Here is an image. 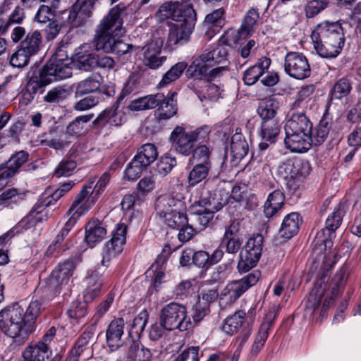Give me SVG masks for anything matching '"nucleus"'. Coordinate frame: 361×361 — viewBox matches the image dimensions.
I'll use <instances>...</instances> for the list:
<instances>
[{"label":"nucleus","mask_w":361,"mask_h":361,"mask_svg":"<svg viewBox=\"0 0 361 361\" xmlns=\"http://www.w3.org/2000/svg\"><path fill=\"white\" fill-rule=\"evenodd\" d=\"M352 89L349 80L346 78L338 80L331 90V99H340L348 95Z\"/></svg>","instance_id":"obj_55"},{"label":"nucleus","mask_w":361,"mask_h":361,"mask_svg":"<svg viewBox=\"0 0 361 361\" xmlns=\"http://www.w3.org/2000/svg\"><path fill=\"white\" fill-rule=\"evenodd\" d=\"M305 113V111L292 113L285 124V131L312 133V123L306 116Z\"/></svg>","instance_id":"obj_23"},{"label":"nucleus","mask_w":361,"mask_h":361,"mask_svg":"<svg viewBox=\"0 0 361 361\" xmlns=\"http://www.w3.org/2000/svg\"><path fill=\"white\" fill-rule=\"evenodd\" d=\"M330 130L328 122L321 121L314 130L311 133L312 145H320L326 140Z\"/></svg>","instance_id":"obj_53"},{"label":"nucleus","mask_w":361,"mask_h":361,"mask_svg":"<svg viewBox=\"0 0 361 361\" xmlns=\"http://www.w3.org/2000/svg\"><path fill=\"white\" fill-rule=\"evenodd\" d=\"M163 99V94H149L131 101L128 107L131 111L151 109L157 107Z\"/></svg>","instance_id":"obj_34"},{"label":"nucleus","mask_w":361,"mask_h":361,"mask_svg":"<svg viewBox=\"0 0 361 361\" xmlns=\"http://www.w3.org/2000/svg\"><path fill=\"white\" fill-rule=\"evenodd\" d=\"M329 0H310L305 11L307 18H313L324 10L329 5Z\"/></svg>","instance_id":"obj_59"},{"label":"nucleus","mask_w":361,"mask_h":361,"mask_svg":"<svg viewBox=\"0 0 361 361\" xmlns=\"http://www.w3.org/2000/svg\"><path fill=\"white\" fill-rule=\"evenodd\" d=\"M127 226L123 224H118L113 231L111 240L106 243L103 251L101 264L108 267L110 262L115 259L122 252L123 246L126 243Z\"/></svg>","instance_id":"obj_10"},{"label":"nucleus","mask_w":361,"mask_h":361,"mask_svg":"<svg viewBox=\"0 0 361 361\" xmlns=\"http://www.w3.org/2000/svg\"><path fill=\"white\" fill-rule=\"evenodd\" d=\"M176 165V159L166 153L162 156L156 164V171L161 176H165Z\"/></svg>","instance_id":"obj_54"},{"label":"nucleus","mask_w":361,"mask_h":361,"mask_svg":"<svg viewBox=\"0 0 361 361\" xmlns=\"http://www.w3.org/2000/svg\"><path fill=\"white\" fill-rule=\"evenodd\" d=\"M25 18L23 9L14 6L12 0H4L0 6V34L7 32L14 24H20Z\"/></svg>","instance_id":"obj_14"},{"label":"nucleus","mask_w":361,"mask_h":361,"mask_svg":"<svg viewBox=\"0 0 361 361\" xmlns=\"http://www.w3.org/2000/svg\"><path fill=\"white\" fill-rule=\"evenodd\" d=\"M159 321L167 331L178 329L180 331H184L192 326L186 307L174 302L162 307L159 313Z\"/></svg>","instance_id":"obj_7"},{"label":"nucleus","mask_w":361,"mask_h":361,"mask_svg":"<svg viewBox=\"0 0 361 361\" xmlns=\"http://www.w3.org/2000/svg\"><path fill=\"white\" fill-rule=\"evenodd\" d=\"M18 190L15 188L5 189L0 194V211L12 204H16L19 198Z\"/></svg>","instance_id":"obj_58"},{"label":"nucleus","mask_w":361,"mask_h":361,"mask_svg":"<svg viewBox=\"0 0 361 361\" xmlns=\"http://www.w3.org/2000/svg\"><path fill=\"white\" fill-rule=\"evenodd\" d=\"M159 13L165 18H171L167 43L169 47L183 45L188 42L195 27L196 13L187 1H168L163 4Z\"/></svg>","instance_id":"obj_2"},{"label":"nucleus","mask_w":361,"mask_h":361,"mask_svg":"<svg viewBox=\"0 0 361 361\" xmlns=\"http://www.w3.org/2000/svg\"><path fill=\"white\" fill-rule=\"evenodd\" d=\"M285 195L280 190L271 192L264 204V214L267 218L276 216L284 205Z\"/></svg>","instance_id":"obj_26"},{"label":"nucleus","mask_w":361,"mask_h":361,"mask_svg":"<svg viewBox=\"0 0 361 361\" xmlns=\"http://www.w3.org/2000/svg\"><path fill=\"white\" fill-rule=\"evenodd\" d=\"M28 158L29 154L27 152L24 150L17 152L11 156L5 164L6 166L4 167L15 176Z\"/></svg>","instance_id":"obj_50"},{"label":"nucleus","mask_w":361,"mask_h":361,"mask_svg":"<svg viewBox=\"0 0 361 361\" xmlns=\"http://www.w3.org/2000/svg\"><path fill=\"white\" fill-rule=\"evenodd\" d=\"M260 276V271L255 270L241 279L229 283L220 294L221 303L227 305L235 302L249 288L258 282Z\"/></svg>","instance_id":"obj_8"},{"label":"nucleus","mask_w":361,"mask_h":361,"mask_svg":"<svg viewBox=\"0 0 361 361\" xmlns=\"http://www.w3.org/2000/svg\"><path fill=\"white\" fill-rule=\"evenodd\" d=\"M314 48L323 58H335L341 51L344 32L339 22L323 21L315 27L311 35Z\"/></svg>","instance_id":"obj_4"},{"label":"nucleus","mask_w":361,"mask_h":361,"mask_svg":"<svg viewBox=\"0 0 361 361\" xmlns=\"http://www.w3.org/2000/svg\"><path fill=\"white\" fill-rule=\"evenodd\" d=\"M42 37L39 31L35 30L29 32L21 42L20 47L23 49L28 55H35L40 49Z\"/></svg>","instance_id":"obj_42"},{"label":"nucleus","mask_w":361,"mask_h":361,"mask_svg":"<svg viewBox=\"0 0 361 361\" xmlns=\"http://www.w3.org/2000/svg\"><path fill=\"white\" fill-rule=\"evenodd\" d=\"M220 95L219 87L214 84L206 83L198 94V97L202 102L206 99L216 101L220 97Z\"/></svg>","instance_id":"obj_60"},{"label":"nucleus","mask_w":361,"mask_h":361,"mask_svg":"<svg viewBox=\"0 0 361 361\" xmlns=\"http://www.w3.org/2000/svg\"><path fill=\"white\" fill-rule=\"evenodd\" d=\"M345 203L340 202L334 208L333 213L326 219L325 228L328 231L329 237L340 226L345 212Z\"/></svg>","instance_id":"obj_44"},{"label":"nucleus","mask_w":361,"mask_h":361,"mask_svg":"<svg viewBox=\"0 0 361 361\" xmlns=\"http://www.w3.org/2000/svg\"><path fill=\"white\" fill-rule=\"evenodd\" d=\"M163 44L164 39L161 37H154L145 45L140 47L145 66L151 69H157L166 62V56H161Z\"/></svg>","instance_id":"obj_12"},{"label":"nucleus","mask_w":361,"mask_h":361,"mask_svg":"<svg viewBox=\"0 0 361 361\" xmlns=\"http://www.w3.org/2000/svg\"><path fill=\"white\" fill-rule=\"evenodd\" d=\"M123 99V96L121 95L110 108L101 112L94 120V125L100 128L107 124L110 126H121L126 121L125 113L118 110L119 104Z\"/></svg>","instance_id":"obj_19"},{"label":"nucleus","mask_w":361,"mask_h":361,"mask_svg":"<svg viewBox=\"0 0 361 361\" xmlns=\"http://www.w3.org/2000/svg\"><path fill=\"white\" fill-rule=\"evenodd\" d=\"M209 133L207 126L190 131H186L182 126H176L171 133L170 141L177 152L188 156L193 152L196 142H203L209 139Z\"/></svg>","instance_id":"obj_6"},{"label":"nucleus","mask_w":361,"mask_h":361,"mask_svg":"<svg viewBox=\"0 0 361 361\" xmlns=\"http://www.w3.org/2000/svg\"><path fill=\"white\" fill-rule=\"evenodd\" d=\"M284 143L286 148L293 152L303 153L312 146L311 133H297L285 131Z\"/></svg>","instance_id":"obj_20"},{"label":"nucleus","mask_w":361,"mask_h":361,"mask_svg":"<svg viewBox=\"0 0 361 361\" xmlns=\"http://www.w3.org/2000/svg\"><path fill=\"white\" fill-rule=\"evenodd\" d=\"M126 13V7L118 4L111 9L109 14L100 22L94 37L96 49L106 53L123 55L130 51H140V47L128 44L116 37L122 34V17Z\"/></svg>","instance_id":"obj_1"},{"label":"nucleus","mask_w":361,"mask_h":361,"mask_svg":"<svg viewBox=\"0 0 361 361\" xmlns=\"http://www.w3.org/2000/svg\"><path fill=\"white\" fill-rule=\"evenodd\" d=\"M75 269V264L71 259L60 263L51 272V280L56 281V285H66L72 277Z\"/></svg>","instance_id":"obj_28"},{"label":"nucleus","mask_w":361,"mask_h":361,"mask_svg":"<svg viewBox=\"0 0 361 361\" xmlns=\"http://www.w3.org/2000/svg\"><path fill=\"white\" fill-rule=\"evenodd\" d=\"M280 131V125L276 121H264L261 126L260 135L263 140L274 143Z\"/></svg>","instance_id":"obj_48"},{"label":"nucleus","mask_w":361,"mask_h":361,"mask_svg":"<svg viewBox=\"0 0 361 361\" xmlns=\"http://www.w3.org/2000/svg\"><path fill=\"white\" fill-rule=\"evenodd\" d=\"M68 219L61 228L60 231L56 236L54 242L51 244L47 250V252L49 253H53L55 251H58V252H61L68 249L66 245H64V247L63 245V242L65 240L66 238L68 236L71 231L75 226L77 223L75 218L71 216H67Z\"/></svg>","instance_id":"obj_27"},{"label":"nucleus","mask_w":361,"mask_h":361,"mask_svg":"<svg viewBox=\"0 0 361 361\" xmlns=\"http://www.w3.org/2000/svg\"><path fill=\"white\" fill-rule=\"evenodd\" d=\"M212 66L205 54L196 58L187 69V74L193 78H201L206 76Z\"/></svg>","instance_id":"obj_37"},{"label":"nucleus","mask_w":361,"mask_h":361,"mask_svg":"<svg viewBox=\"0 0 361 361\" xmlns=\"http://www.w3.org/2000/svg\"><path fill=\"white\" fill-rule=\"evenodd\" d=\"M346 278V272L344 270L338 272L334 277V281H336V288H334L331 292V295L327 296L325 300L323 302L322 309L326 310L329 308L334 302V298L338 295L339 288L338 286L343 283V281Z\"/></svg>","instance_id":"obj_61"},{"label":"nucleus","mask_w":361,"mask_h":361,"mask_svg":"<svg viewBox=\"0 0 361 361\" xmlns=\"http://www.w3.org/2000/svg\"><path fill=\"white\" fill-rule=\"evenodd\" d=\"M93 334L90 331H85L77 340L75 347L71 350L70 356H78L82 353L84 348L90 343L92 338Z\"/></svg>","instance_id":"obj_64"},{"label":"nucleus","mask_w":361,"mask_h":361,"mask_svg":"<svg viewBox=\"0 0 361 361\" xmlns=\"http://www.w3.org/2000/svg\"><path fill=\"white\" fill-rule=\"evenodd\" d=\"M103 80V77L100 74L93 73L90 77L78 83L76 93L82 95L94 92L99 90Z\"/></svg>","instance_id":"obj_39"},{"label":"nucleus","mask_w":361,"mask_h":361,"mask_svg":"<svg viewBox=\"0 0 361 361\" xmlns=\"http://www.w3.org/2000/svg\"><path fill=\"white\" fill-rule=\"evenodd\" d=\"M279 107L278 102L273 98H266L259 104L258 114L261 118L264 121H274L276 109Z\"/></svg>","instance_id":"obj_47"},{"label":"nucleus","mask_w":361,"mask_h":361,"mask_svg":"<svg viewBox=\"0 0 361 361\" xmlns=\"http://www.w3.org/2000/svg\"><path fill=\"white\" fill-rule=\"evenodd\" d=\"M227 54V49L223 45H219L212 51L205 54L212 66H214L216 64H219L226 60Z\"/></svg>","instance_id":"obj_62"},{"label":"nucleus","mask_w":361,"mask_h":361,"mask_svg":"<svg viewBox=\"0 0 361 361\" xmlns=\"http://www.w3.org/2000/svg\"><path fill=\"white\" fill-rule=\"evenodd\" d=\"M176 95L175 92H169L167 96L163 94L164 99L159 102V107L154 114L158 120H168L176 114V101L174 99Z\"/></svg>","instance_id":"obj_24"},{"label":"nucleus","mask_w":361,"mask_h":361,"mask_svg":"<svg viewBox=\"0 0 361 361\" xmlns=\"http://www.w3.org/2000/svg\"><path fill=\"white\" fill-rule=\"evenodd\" d=\"M314 92L313 85L302 86L298 92L296 99L293 104V108L299 109L305 112L310 110L314 103V99L312 97Z\"/></svg>","instance_id":"obj_33"},{"label":"nucleus","mask_w":361,"mask_h":361,"mask_svg":"<svg viewBox=\"0 0 361 361\" xmlns=\"http://www.w3.org/2000/svg\"><path fill=\"white\" fill-rule=\"evenodd\" d=\"M93 183H94V180L82 186L67 211L66 216H73L78 221L79 218L86 214L95 204L97 200L92 195V185Z\"/></svg>","instance_id":"obj_11"},{"label":"nucleus","mask_w":361,"mask_h":361,"mask_svg":"<svg viewBox=\"0 0 361 361\" xmlns=\"http://www.w3.org/2000/svg\"><path fill=\"white\" fill-rule=\"evenodd\" d=\"M263 236L260 234L250 238L240 253L238 269L240 273H245L255 267L262 255Z\"/></svg>","instance_id":"obj_9"},{"label":"nucleus","mask_w":361,"mask_h":361,"mask_svg":"<svg viewBox=\"0 0 361 361\" xmlns=\"http://www.w3.org/2000/svg\"><path fill=\"white\" fill-rule=\"evenodd\" d=\"M85 281L87 286L83 295L84 302L89 303L100 295L103 279L101 275L94 271L86 277Z\"/></svg>","instance_id":"obj_25"},{"label":"nucleus","mask_w":361,"mask_h":361,"mask_svg":"<svg viewBox=\"0 0 361 361\" xmlns=\"http://www.w3.org/2000/svg\"><path fill=\"white\" fill-rule=\"evenodd\" d=\"M281 169L287 180V187L295 190L298 186L297 180L300 176H305L309 173L310 164L305 161L288 160L283 163Z\"/></svg>","instance_id":"obj_15"},{"label":"nucleus","mask_w":361,"mask_h":361,"mask_svg":"<svg viewBox=\"0 0 361 361\" xmlns=\"http://www.w3.org/2000/svg\"><path fill=\"white\" fill-rule=\"evenodd\" d=\"M156 209L159 215L176 211H186V204L181 194L165 195L157 198Z\"/></svg>","instance_id":"obj_21"},{"label":"nucleus","mask_w":361,"mask_h":361,"mask_svg":"<svg viewBox=\"0 0 361 361\" xmlns=\"http://www.w3.org/2000/svg\"><path fill=\"white\" fill-rule=\"evenodd\" d=\"M271 64V60L267 57H262L258 62L249 68L244 73L243 81L247 85H254L258 79L264 74Z\"/></svg>","instance_id":"obj_32"},{"label":"nucleus","mask_w":361,"mask_h":361,"mask_svg":"<svg viewBox=\"0 0 361 361\" xmlns=\"http://www.w3.org/2000/svg\"><path fill=\"white\" fill-rule=\"evenodd\" d=\"M125 326L126 322L123 318H114L109 324L106 331V341L111 351L122 345Z\"/></svg>","instance_id":"obj_22"},{"label":"nucleus","mask_w":361,"mask_h":361,"mask_svg":"<svg viewBox=\"0 0 361 361\" xmlns=\"http://www.w3.org/2000/svg\"><path fill=\"white\" fill-rule=\"evenodd\" d=\"M193 167L189 172L188 181L190 186H195L199 183L204 180L212 169L202 166L192 164Z\"/></svg>","instance_id":"obj_52"},{"label":"nucleus","mask_w":361,"mask_h":361,"mask_svg":"<svg viewBox=\"0 0 361 361\" xmlns=\"http://www.w3.org/2000/svg\"><path fill=\"white\" fill-rule=\"evenodd\" d=\"M23 315V309L17 304L1 311L0 329L11 338L25 339L33 329Z\"/></svg>","instance_id":"obj_5"},{"label":"nucleus","mask_w":361,"mask_h":361,"mask_svg":"<svg viewBox=\"0 0 361 361\" xmlns=\"http://www.w3.org/2000/svg\"><path fill=\"white\" fill-rule=\"evenodd\" d=\"M106 235V229L98 220L90 221L85 226V241L88 245L93 247L100 242Z\"/></svg>","instance_id":"obj_31"},{"label":"nucleus","mask_w":361,"mask_h":361,"mask_svg":"<svg viewBox=\"0 0 361 361\" xmlns=\"http://www.w3.org/2000/svg\"><path fill=\"white\" fill-rule=\"evenodd\" d=\"M127 357L133 361H149L152 353L143 345L133 341L129 346Z\"/></svg>","instance_id":"obj_46"},{"label":"nucleus","mask_w":361,"mask_h":361,"mask_svg":"<svg viewBox=\"0 0 361 361\" xmlns=\"http://www.w3.org/2000/svg\"><path fill=\"white\" fill-rule=\"evenodd\" d=\"M322 286V282L317 281L315 283L314 287L312 288L308 296L307 303L306 305L307 308L314 311L319 306L322 298L324 294Z\"/></svg>","instance_id":"obj_56"},{"label":"nucleus","mask_w":361,"mask_h":361,"mask_svg":"<svg viewBox=\"0 0 361 361\" xmlns=\"http://www.w3.org/2000/svg\"><path fill=\"white\" fill-rule=\"evenodd\" d=\"M187 68V63L184 61L178 62L173 65L163 76L159 83V87H164L172 82L178 80Z\"/></svg>","instance_id":"obj_49"},{"label":"nucleus","mask_w":361,"mask_h":361,"mask_svg":"<svg viewBox=\"0 0 361 361\" xmlns=\"http://www.w3.org/2000/svg\"><path fill=\"white\" fill-rule=\"evenodd\" d=\"M69 64L70 59L63 51L56 52L38 74L30 78L27 83L24 97L31 101L36 94L42 93L47 85L71 77L72 71Z\"/></svg>","instance_id":"obj_3"},{"label":"nucleus","mask_w":361,"mask_h":361,"mask_svg":"<svg viewBox=\"0 0 361 361\" xmlns=\"http://www.w3.org/2000/svg\"><path fill=\"white\" fill-rule=\"evenodd\" d=\"M47 349L44 342H38L27 347L23 353V356L26 361H44Z\"/></svg>","instance_id":"obj_43"},{"label":"nucleus","mask_w":361,"mask_h":361,"mask_svg":"<svg viewBox=\"0 0 361 361\" xmlns=\"http://www.w3.org/2000/svg\"><path fill=\"white\" fill-rule=\"evenodd\" d=\"M76 166V161L70 157H67L57 165L54 173L57 177L70 176L73 173Z\"/></svg>","instance_id":"obj_57"},{"label":"nucleus","mask_w":361,"mask_h":361,"mask_svg":"<svg viewBox=\"0 0 361 361\" xmlns=\"http://www.w3.org/2000/svg\"><path fill=\"white\" fill-rule=\"evenodd\" d=\"M94 114H87L80 116L75 118L71 123L68 124L64 132L66 138H69L71 136L78 137L84 134L87 131V123L92 119Z\"/></svg>","instance_id":"obj_35"},{"label":"nucleus","mask_w":361,"mask_h":361,"mask_svg":"<svg viewBox=\"0 0 361 361\" xmlns=\"http://www.w3.org/2000/svg\"><path fill=\"white\" fill-rule=\"evenodd\" d=\"M185 212L186 211L171 212L159 216L164 219L165 223L169 227L178 228L188 222Z\"/></svg>","instance_id":"obj_51"},{"label":"nucleus","mask_w":361,"mask_h":361,"mask_svg":"<svg viewBox=\"0 0 361 361\" xmlns=\"http://www.w3.org/2000/svg\"><path fill=\"white\" fill-rule=\"evenodd\" d=\"M259 18V13L257 10L252 8L247 11L240 29L235 33V43H238L239 39H245L251 35L253 31V27L256 25Z\"/></svg>","instance_id":"obj_29"},{"label":"nucleus","mask_w":361,"mask_h":361,"mask_svg":"<svg viewBox=\"0 0 361 361\" xmlns=\"http://www.w3.org/2000/svg\"><path fill=\"white\" fill-rule=\"evenodd\" d=\"M212 149L205 145H201L194 149L190 161L192 164L212 169Z\"/></svg>","instance_id":"obj_40"},{"label":"nucleus","mask_w":361,"mask_h":361,"mask_svg":"<svg viewBox=\"0 0 361 361\" xmlns=\"http://www.w3.org/2000/svg\"><path fill=\"white\" fill-rule=\"evenodd\" d=\"M87 46L84 44L77 51L74 64L77 68L82 71H90L95 68L96 55L85 50Z\"/></svg>","instance_id":"obj_36"},{"label":"nucleus","mask_w":361,"mask_h":361,"mask_svg":"<svg viewBox=\"0 0 361 361\" xmlns=\"http://www.w3.org/2000/svg\"><path fill=\"white\" fill-rule=\"evenodd\" d=\"M231 153L233 159L241 160L249 151L248 143L241 133H236L231 137Z\"/></svg>","instance_id":"obj_41"},{"label":"nucleus","mask_w":361,"mask_h":361,"mask_svg":"<svg viewBox=\"0 0 361 361\" xmlns=\"http://www.w3.org/2000/svg\"><path fill=\"white\" fill-rule=\"evenodd\" d=\"M285 72L290 77L303 80L311 74V69L307 59L301 53L289 52L284 61Z\"/></svg>","instance_id":"obj_13"},{"label":"nucleus","mask_w":361,"mask_h":361,"mask_svg":"<svg viewBox=\"0 0 361 361\" xmlns=\"http://www.w3.org/2000/svg\"><path fill=\"white\" fill-rule=\"evenodd\" d=\"M59 0H54L51 5H41L35 15V19L40 23L54 21L56 16Z\"/></svg>","instance_id":"obj_45"},{"label":"nucleus","mask_w":361,"mask_h":361,"mask_svg":"<svg viewBox=\"0 0 361 361\" xmlns=\"http://www.w3.org/2000/svg\"><path fill=\"white\" fill-rule=\"evenodd\" d=\"M90 6L87 0H77L71 10L63 11V16L66 17L63 25L77 27L83 25L91 15Z\"/></svg>","instance_id":"obj_18"},{"label":"nucleus","mask_w":361,"mask_h":361,"mask_svg":"<svg viewBox=\"0 0 361 361\" xmlns=\"http://www.w3.org/2000/svg\"><path fill=\"white\" fill-rule=\"evenodd\" d=\"M301 223L302 219L298 213L292 212L288 214L283 220L279 234L283 238H291L298 233Z\"/></svg>","instance_id":"obj_30"},{"label":"nucleus","mask_w":361,"mask_h":361,"mask_svg":"<svg viewBox=\"0 0 361 361\" xmlns=\"http://www.w3.org/2000/svg\"><path fill=\"white\" fill-rule=\"evenodd\" d=\"M68 91L61 86H58L50 90L44 97V101L48 103H57L66 98Z\"/></svg>","instance_id":"obj_63"},{"label":"nucleus","mask_w":361,"mask_h":361,"mask_svg":"<svg viewBox=\"0 0 361 361\" xmlns=\"http://www.w3.org/2000/svg\"><path fill=\"white\" fill-rule=\"evenodd\" d=\"M157 157L158 152L155 145L152 143H146L138 149L133 159L144 167H147L154 162Z\"/></svg>","instance_id":"obj_38"},{"label":"nucleus","mask_w":361,"mask_h":361,"mask_svg":"<svg viewBox=\"0 0 361 361\" xmlns=\"http://www.w3.org/2000/svg\"><path fill=\"white\" fill-rule=\"evenodd\" d=\"M255 318V309H250L246 313L244 310L236 311L224 320L222 329L228 334H236L241 328L250 326Z\"/></svg>","instance_id":"obj_17"},{"label":"nucleus","mask_w":361,"mask_h":361,"mask_svg":"<svg viewBox=\"0 0 361 361\" xmlns=\"http://www.w3.org/2000/svg\"><path fill=\"white\" fill-rule=\"evenodd\" d=\"M199 204L200 208L194 212V218L199 226L198 228L203 229L213 219L214 213L223 208L226 201L221 202L216 197H213L207 200L201 199Z\"/></svg>","instance_id":"obj_16"}]
</instances>
